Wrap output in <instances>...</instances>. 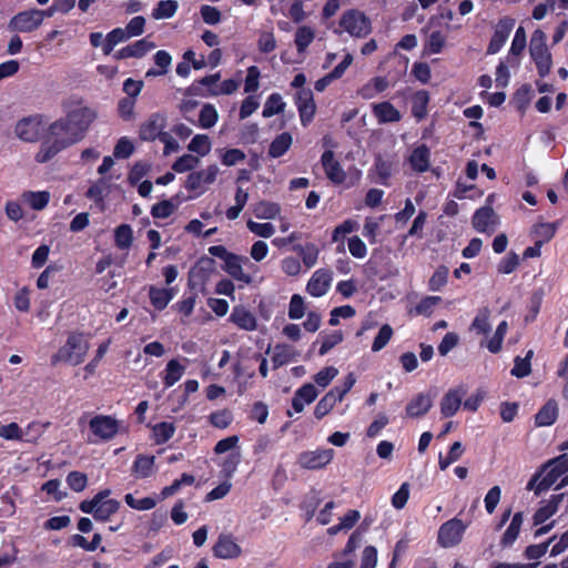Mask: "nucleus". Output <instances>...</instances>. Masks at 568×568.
Returning <instances> with one entry per match:
<instances>
[{"label": "nucleus", "mask_w": 568, "mask_h": 568, "mask_svg": "<svg viewBox=\"0 0 568 568\" xmlns=\"http://www.w3.org/2000/svg\"><path fill=\"white\" fill-rule=\"evenodd\" d=\"M97 119L94 109L78 102L64 116L57 119L45 128L43 140L34 155L38 163H47L61 151L82 141Z\"/></svg>", "instance_id": "f257e3e1"}, {"label": "nucleus", "mask_w": 568, "mask_h": 568, "mask_svg": "<svg viewBox=\"0 0 568 568\" xmlns=\"http://www.w3.org/2000/svg\"><path fill=\"white\" fill-rule=\"evenodd\" d=\"M89 348L90 344L84 335L72 333L65 344L52 356V364L63 362L73 366L79 365L84 361Z\"/></svg>", "instance_id": "f03ea898"}, {"label": "nucleus", "mask_w": 568, "mask_h": 568, "mask_svg": "<svg viewBox=\"0 0 568 568\" xmlns=\"http://www.w3.org/2000/svg\"><path fill=\"white\" fill-rule=\"evenodd\" d=\"M110 490H103L97 494L91 500H83L80 504V510L85 514H92L94 519L100 521L108 520L119 509V501L108 498Z\"/></svg>", "instance_id": "7ed1b4c3"}, {"label": "nucleus", "mask_w": 568, "mask_h": 568, "mask_svg": "<svg viewBox=\"0 0 568 568\" xmlns=\"http://www.w3.org/2000/svg\"><path fill=\"white\" fill-rule=\"evenodd\" d=\"M91 435L88 442L97 444L113 439L120 430V422L110 415H95L89 420Z\"/></svg>", "instance_id": "20e7f679"}, {"label": "nucleus", "mask_w": 568, "mask_h": 568, "mask_svg": "<svg viewBox=\"0 0 568 568\" xmlns=\"http://www.w3.org/2000/svg\"><path fill=\"white\" fill-rule=\"evenodd\" d=\"M339 27L349 37H356L357 39H364L372 32L371 19L359 9H346L341 17Z\"/></svg>", "instance_id": "39448f33"}, {"label": "nucleus", "mask_w": 568, "mask_h": 568, "mask_svg": "<svg viewBox=\"0 0 568 568\" xmlns=\"http://www.w3.org/2000/svg\"><path fill=\"white\" fill-rule=\"evenodd\" d=\"M163 128L164 119L160 115H154L142 125L140 135L143 140L158 139L164 145L163 153L168 155L175 151L176 144L174 138L169 132H164Z\"/></svg>", "instance_id": "423d86ee"}, {"label": "nucleus", "mask_w": 568, "mask_h": 568, "mask_svg": "<svg viewBox=\"0 0 568 568\" xmlns=\"http://www.w3.org/2000/svg\"><path fill=\"white\" fill-rule=\"evenodd\" d=\"M217 175L219 166L211 164L206 169L191 172L185 181V187L193 192V196L201 195L207 190L209 185L216 181Z\"/></svg>", "instance_id": "0eeeda50"}, {"label": "nucleus", "mask_w": 568, "mask_h": 568, "mask_svg": "<svg viewBox=\"0 0 568 568\" xmlns=\"http://www.w3.org/2000/svg\"><path fill=\"white\" fill-rule=\"evenodd\" d=\"M45 132L43 119L40 114L22 118L16 123L14 134L23 142L34 143L39 141L42 132Z\"/></svg>", "instance_id": "6e6552de"}, {"label": "nucleus", "mask_w": 568, "mask_h": 568, "mask_svg": "<svg viewBox=\"0 0 568 568\" xmlns=\"http://www.w3.org/2000/svg\"><path fill=\"white\" fill-rule=\"evenodd\" d=\"M466 529L467 526L458 517H453L439 527L438 545L443 548H453L455 545H459Z\"/></svg>", "instance_id": "1a4fd4ad"}, {"label": "nucleus", "mask_w": 568, "mask_h": 568, "mask_svg": "<svg viewBox=\"0 0 568 568\" xmlns=\"http://www.w3.org/2000/svg\"><path fill=\"white\" fill-rule=\"evenodd\" d=\"M334 456L332 448L305 450L297 455V465L303 469L317 470L331 463Z\"/></svg>", "instance_id": "9d476101"}, {"label": "nucleus", "mask_w": 568, "mask_h": 568, "mask_svg": "<svg viewBox=\"0 0 568 568\" xmlns=\"http://www.w3.org/2000/svg\"><path fill=\"white\" fill-rule=\"evenodd\" d=\"M42 24V13L38 9L17 13L9 22V29L17 32H32Z\"/></svg>", "instance_id": "9b49d317"}, {"label": "nucleus", "mask_w": 568, "mask_h": 568, "mask_svg": "<svg viewBox=\"0 0 568 568\" xmlns=\"http://www.w3.org/2000/svg\"><path fill=\"white\" fill-rule=\"evenodd\" d=\"M243 550L232 534H220L214 542L213 555L220 559H235Z\"/></svg>", "instance_id": "f8f14e48"}, {"label": "nucleus", "mask_w": 568, "mask_h": 568, "mask_svg": "<svg viewBox=\"0 0 568 568\" xmlns=\"http://www.w3.org/2000/svg\"><path fill=\"white\" fill-rule=\"evenodd\" d=\"M332 282L333 272L329 268L321 267L308 280L306 292L314 297H321L328 292Z\"/></svg>", "instance_id": "ddd939ff"}, {"label": "nucleus", "mask_w": 568, "mask_h": 568, "mask_svg": "<svg viewBox=\"0 0 568 568\" xmlns=\"http://www.w3.org/2000/svg\"><path fill=\"white\" fill-rule=\"evenodd\" d=\"M321 164L326 178L334 184H343L347 179L341 162L335 159V154L331 150H326L321 155Z\"/></svg>", "instance_id": "4468645a"}, {"label": "nucleus", "mask_w": 568, "mask_h": 568, "mask_svg": "<svg viewBox=\"0 0 568 568\" xmlns=\"http://www.w3.org/2000/svg\"><path fill=\"white\" fill-rule=\"evenodd\" d=\"M514 26L515 19L513 18L505 17L499 19V22L487 47L488 54H495L500 51L501 47L507 41Z\"/></svg>", "instance_id": "2eb2a0df"}, {"label": "nucleus", "mask_w": 568, "mask_h": 568, "mask_svg": "<svg viewBox=\"0 0 568 568\" xmlns=\"http://www.w3.org/2000/svg\"><path fill=\"white\" fill-rule=\"evenodd\" d=\"M251 264L250 260L245 256H240L236 254H232L229 256L226 262L223 265V270L232 276L235 281L242 282L246 285L252 283V277L250 274L243 272V265Z\"/></svg>", "instance_id": "dca6fc26"}, {"label": "nucleus", "mask_w": 568, "mask_h": 568, "mask_svg": "<svg viewBox=\"0 0 568 568\" xmlns=\"http://www.w3.org/2000/svg\"><path fill=\"white\" fill-rule=\"evenodd\" d=\"M465 395L466 389L464 387L448 389L440 402V413L443 417L450 418L455 416Z\"/></svg>", "instance_id": "f3484780"}, {"label": "nucleus", "mask_w": 568, "mask_h": 568, "mask_svg": "<svg viewBox=\"0 0 568 568\" xmlns=\"http://www.w3.org/2000/svg\"><path fill=\"white\" fill-rule=\"evenodd\" d=\"M219 72L194 80L190 85V93L203 98L216 97L213 92L219 90Z\"/></svg>", "instance_id": "a211bd4d"}, {"label": "nucleus", "mask_w": 568, "mask_h": 568, "mask_svg": "<svg viewBox=\"0 0 568 568\" xmlns=\"http://www.w3.org/2000/svg\"><path fill=\"white\" fill-rule=\"evenodd\" d=\"M372 113L378 124L397 123L402 120L400 112L389 101L373 103Z\"/></svg>", "instance_id": "6ab92c4d"}, {"label": "nucleus", "mask_w": 568, "mask_h": 568, "mask_svg": "<svg viewBox=\"0 0 568 568\" xmlns=\"http://www.w3.org/2000/svg\"><path fill=\"white\" fill-rule=\"evenodd\" d=\"M297 355L298 352L294 346L288 344H276L271 356L273 369H277L294 362Z\"/></svg>", "instance_id": "aec40b11"}, {"label": "nucleus", "mask_w": 568, "mask_h": 568, "mask_svg": "<svg viewBox=\"0 0 568 568\" xmlns=\"http://www.w3.org/2000/svg\"><path fill=\"white\" fill-rule=\"evenodd\" d=\"M433 405L432 398L428 394L420 393L412 398L406 407L405 413L407 417L419 418L428 413Z\"/></svg>", "instance_id": "412c9836"}, {"label": "nucleus", "mask_w": 568, "mask_h": 568, "mask_svg": "<svg viewBox=\"0 0 568 568\" xmlns=\"http://www.w3.org/2000/svg\"><path fill=\"white\" fill-rule=\"evenodd\" d=\"M562 499L564 494L551 495L549 501L546 505L539 507L532 515L534 526L544 525L547 520H549L558 510L559 504L562 501Z\"/></svg>", "instance_id": "4be33fe9"}, {"label": "nucleus", "mask_w": 568, "mask_h": 568, "mask_svg": "<svg viewBox=\"0 0 568 568\" xmlns=\"http://www.w3.org/2000/svg\"><path fill=\"white\" fill-rule=\"evenodd\" d=\"M318 396V390L313 384H303L293 395L292 406L300 414L304 409L305 404H311Z\"/></svg>", "instance_id": "5701e85b"}, {"label": "nucleus", "mask_w": 568, "mask_h": 568, "mask_svg": "<svg viewBox=\"0 0 568 568\" xmlns=\"http://www.w3.org/2000/svg\"><path fill=\"white\" fill-rule=\"evenodd\" d=\"M229 321L245 332H253L257 327L256 317L243 306H235L229 317Z\"/></svg>", "instance_id": "b1692460"}, {"label": "nucleus", "mask_w": 568, "mask_h": 568, "mask_svg": "<svg viewBox=\"0 0 568 568\" xmlns=\"http://www.w3.org/2000/svg\"><path fill=\"white\" fill-rule=\"evenodd\" d=\"M495 215L494 209L489 205L477 209L473 214V229L479 233L487 232L495 223Z\"/></svg>", "instance_id": "393cba45"}, {"label": "nucleus", "mask_w": 568, "mask_h": 568, "mask_svg": "<svg viewBox=\"0 0 568 568\" xmlns=\"http://www.w3.org/2000/svg\"><path fill=\"white\" fill-rule=\"evenodd\" d=\"M293 145V135L290 132L277 134L268 145V156L277 159L287 153Z\"/></svg>", "instance_id": "a878e982"}, {"label": "nucleus", "mask_w": 568, "mask_h": 568, "mask_svg": "<svg viewBox=\"0 0 568 568\" xmlns=\"http://www.w3.org/2000/svg\"><path fill=\"white\" fill-rule=\"evenodd\" d=\"M558 417V405L555 399H549L535 415V425L538 427L551 426Z\"/></svg>", "instance_id": "bb28decb"}, {"label": "nucleus", "mask_w": 568, "mask_h": 568, "mask_svg": "<svg viewBox=\"0 0 568 568\" xmlns=\"http://www.w3.org/2000/svg\"><path fill=\"white\" fill-rule=\"evenodd\" d=\"M210 271L200 264L193 266L189 273V287L190 291H195L205 294L206 283L210 278Z\"/></svg>", "instance_id": "cd10ccee"}, {"label": "nucleus", "mask_w": 568, "mask_h": 568, "mask_svg": "<svg viewBox=\"0 0 568 568\" xmlns=\"http://www.w3.org/2000/svg\"><path fill=\"white\" fill-rule=\"evenodd\" d=\"M443 301L439 295H427L419 300L415 307L408 311L409 316H425L429 317L438 304Z\"/></svg>", "instance_id": "c85d7f7f"}, {"label": "nucleus", "mask_w": 568, "mask_h": 568, "mask_svg": "<svg viewBox=\"0 0 568 568\" xmlns=\"http://www.w3.org/2000/svg\"><path fill=\"white\" fill-rule=\"evenodd\" d=\"M429 100V93L425 91V89H419L417 92L410 95L412 114L417 121L425 120Z\"/></svg>", "instance_id": "c756f323"}, {"label": "nucleus", "mask_w": 568, "mask_h": 568, "mask_svg": "<svg viewBox=\"0 0 568 568\" xmlns=\"http://www.w3.org/2000/svg\"><path fill=\"white\" fill-rule=\"evenodd\" d=\"M429 149L425 144H422L413 150L408 160L415 172L425 173L429 168Z\"/></svg>", "instance_id": "7c9ffc66"}, {"label": "nucleus", "mask_w": 568, "mask_h": 568, "mask_svg": "<svg viewBox=\"0 0 568 568\" xmlns=\"http://www.w3.org/2000/svg\"><path fill=\"white\" fill-rule=\"evenodd\" d=\"M154 64L155 68L149 69L145 73V78L165 75L172 64L171 54L164 50H159L154 55Z\"/></svg>", "instance_id": "2f4dec72"}, {"label": "nucleus", "mask_w": 568, "mask_h": 568, "mask_svg": "<svg viewBox=\"0 0 568 568\" xmlns=\"http://www.w3.org/2000/svg\"><path fill=\"white\" fill-rule=\"evenodd\" d=\"M50 197L51 195L48 191H27L21 195L22 202L37 211L43 210L48 205Z\"/></svg>", "instance_id": "473e14b6"}, {"label": "nucleus", "mask_w": 568, "mask_h": 568, "mask_svg": "<svg viewBox=\"0 0 568 568\" xmlns=\"http://www.w3.org/2000/svg\"><path fill=\"white\" fill-rule=\"evenodd\" d=\"M219 122V111L212 103H204L199 112L196 125L201 129H212Z\"/></svg>", "instance_id": "72a5a7b5"}, {"label": "nucleus", "mask_w": 568, "mask_h": 568, "mask_svg": "<svg viewBox=\"0 0 568 568\" xmlns=\"http://www.w3.org/2000/svg\"><path fill=\"white\" fill-rule=\"evenodd\" d=\"M550 51L547 47V36L541 29H536L531 33L529 41V54L530 58L537 55L549 54Z\"/></svg>", "instance_id": "f704fd0d"}, {"label": "nucleus", "mask_w": 568, "mask_h": 568, "mask_svg": "<svg viewBox=\"0 0 568 568\" xmlns=\"http://www.w3.org/2000/svg\"><path fill=\"white\" fill-rule=\"evenodd\" d=\"M154 467V457L139 455L132 466V473L136 478H148L152 475Z\"/></svg>", "instance_id": "c9c22d12"}, {"label": "nucleus", "mask_w": 568, "mask_h": 568, "mask_svg": "<svg viewBox=\"0 0 568 568\" xmlns=\"http://www.w3.org/2000/svg\"><path fill=\"white\" fill-rule=\"evenodd\" d=\"M187 149L191 153L202 158L211 152L212 141L207 134L199 133L193 135Z\"/></svg>", "instance_id": "e433bc0d"}, {"label": "nucleus", "mask_w": 568, "mask_h": 568, "mask_svg": "<svg viewBox=\"0 0 568 568\" xmlns=\"http://www.w3.org/2000/svg\"><path fill=\"white\" fill-rule=\"evenodd\" d=\"M295 252H297L303 264L308 268L313 267L318 261L320 248L314 243L308 242L305 245H296Z\"/></svg>", "instance_id": "4c0bfd02"}, {"label": "nucleus", "mask_w": 568, "mask_h": 568, "mask_svg": "<svg viewBox=\"0 0 568 568\" xmlns=\"http://www.w3.org/2000/svg\"><path fill=\"white\" fill-rule=\"evenodd\" d=\"M489 317L490 311L488 307L479 308L476 316L473 318L470 329L476 332L477 335H488L491 329Z\"/></svg>", "instance_id": "58836bf2"}, {"label": "nucleus", "mask_w": 568, "mask_h": 568, "mask_svg": "<svg viewBox=\"0 0 568 568\" xmlns=\"http://www.w3.org/2000/svg\"><path fill=\"white\" fill-rule=\"evenodd\" d=\"M374 169L377 175V183L386 186L389 185V179L393 175V162L377 155L374 159Z\"/></svg>", "instance_id": "ea45409f"}, {"label": "nucleus", "mask_w": 568, "mask_h": 568, "mask_svg": "<svg viewBox=\"0 0 568 568\" xmlns=\"http://www.w3.org/2000/svg\"><path fill=\"white\" fill-rule=\"evenodd\" d=\"M532 355V349H528L525 357H519V355L515 357L514 367L511 368L510 374L518 378L528 376L531 373L530 361Z\"/></svg>", "instance_id": "a19ab883"}, {"label": "nucleus", "mask_w": 568, "mask_h": 568, "mask_svg": "<svg viewBox=\"0 0 568 568\" xmlns=\"http://www.w3.org/2000/svg\"><path fill=\"white\" fill-rule=\"evenodd\" d=\"M315 39V32L311 27L302 26L295 31V47L296 50L302 53Z\"/></svg>", "instance_id": "79ce46f5"}, {"label": "nucleus", "mask_w": 568, "mask_h": 568, "mask_svg": "<svg viewBox=\"0 0 568 568\" xmlns=\"http://www.w3.org/2000/svg\"><path fill=\"white\" fill-rule=\"evenodd\" d=\"M110 181L106 178L99 179L87 191V197L99 203L109 194Z\"/></svg>", "instance_id": "37998d69"}, {"label": "nucleus", "mask_w": 568, "mask_h": 568, "mask_svg": "<svg viewBox=\"0 0 568 568\" xmlns=\"http://www.w3.org/2000/svg\"><path fill=\"white\" fill-rule=\"evenodd\" d=\"M175 433V425L172 422H162L152 427V437L156 444L168 442Z\"/></svg>", "instance_id": "c03bdc74"}, {"label": "nucleus", "mask_w": 568, "mask_h": 568, "mask_svg": "<svg viewBox=\"0 0 568 568\" xmlns=\"http://www.w3.org/2000/svg\"><path fill=\"white\" fill-rule=\"evenodd\" d=\"M449 276V267L439 265L428 281V290L432 292L442 291L447 285V277Z\"/></svg>", "instance_id": "a18cd8bd"}, {"label": "nucleus", "mask_w": 568, "mask_h": 568, "mask_svg": "<svg viewBox=\"0 0 568 568\" xmlns=\"http://www.w3.org/2000/svg\"><path fill=\"white\" fill-rule=\"evenodd\" d=\"M394 336V328L390 324H383L375 338L372 342L371 349L372 352H378L383 349L393 338Z\"/></svg>", "instance_id": "49530a36"}, {"label": "nucleus", "mask_w": 568, "mask_h": 568, "mask_svg": "<svg viewBox=\"0 0 568 568\" xmlns=\"http://www.w3.org/2000/svg\"><path fill=\"white\" fill-rule=\"evenodd\" d=\"M253 213L258 219H275L281 213V206L274 202L261 201L255 204Z\"/></svg>", "instance_id": "de8ad7c7"}, {"label": "nucleus", "mask_w": 568, "mask_h": 568, "mask_svg": "<svg viewBox=\"0 0 568 568\" xmlns=\"http://www.w3.org/2000/svg\"><path fill=\"white\" fill-rule=\"evenodd\" d=\"M115 245L120 250H128L133 242V231L129 224H121L114 230Z\"/></svg>", "instance_id": "09e8293b"}, {"label": "nucleus", "mask_w": 568, "mask_h": 568, "mask_svg": "<svg viewBox=\"0 0 568 568\" xmlns=\"http://www.w3.org/2000/svg\"><path fill=\"white\" fill-rule=\"evenodd\" d=\"M128 32L124 31L122 28H115L112 31H110L105 39L102 47V51L104 54H110L114 47L125 40H128Z\"/></svg>", "instance_id": "8fccbe9b"}, {"label": "nucleus", "mask_w": 568, "mask_h": 568, "mask_svg": "<svg viewBox=\"0 0 568 568\" xmlns=\"http://www.w3.org/2000/svg\"><path fill=\"white\" fill-rule=\"evenodd\" d=\"M321 345L320 355L328 353L333 347L341 344L344 341L343 331H333L332 334H320Z\"/></svg>", "instance_id": "3c124183"}, {"label": "nucleus", "mask_w": 568, "mask_h": 568, "mask_svg": "<svg viewBox=\"0 0 568 568\" xmlns=\"http://www.w3.org/2000/svg\"><path fill=\"white\" fill-rule=\"evenodd\" d=\"M286 103L283 101L280 93H272L268 95L264 109L263 115L265 119L284 111Z\"/></svg>", "instance_id": "603ef678"}, {"label": "nucleus", "mask_w": 568, "mask_h": 568, "mask_svg": "<svg viewBox=\"0 0 568 568\" xmlns=\"http://www.w3.org/2000/svg\"><path fill=\"white\" fill-rule=\"evenodd\" d=\"M463 446L459 442H455L450 445L448 449V454L444 456L442 453L439 454L438 465L442 470H446L448 465L459 459L463 455Z\"/></svg>", "instance_id": "864d4df0"}, {"label": "nucleus", "mask_w": 568, "mask_h": 568, "mask_svg": "<svg viewBox=\"0 0 568 568\" xmlns=\"http://www.w3.org/2000/svg\"><path fill=\"white\" fill-rule=\"evenodd\" d=\"M48 424H41L39 422H32L22 429L23 440L30 444H36L41 436L44 434Z\"/></svg>", "instance_id": "5fc2aeb1"}, {"label": "nucleus", "mask_w": 568, "mask_h": 568, "mask_svg": "<svg viewBox=\"0 0 568 568\" xmlns=\"http://www.w3.org/2000/svg\"><path fill=\"white\" fill-rule=\"evenodd\" d=\"M447 38L440 30H434L429 33L426 49L429 53H439L446 45Z\"/></svg>", "instance_id": "6e6d98bb"}, {"label": "nucleus", "mask_w": 568, "mask_h": 568, "mask_svg": "<svg viewBox=\"0 0 568 568\" xmlns=\"http://www.w3.org/2000/svg\"><path fill=\"white\" fill-rule=\"evenodd\" d=\"M210 423L220 428L224 429L229 427L233 422V414L229 408H222L221 410H214L210 417Z\"/></svg>", "instance_id": "4d7b16f0"}, {"label": "nucleus", "mask_w": 568, "mask_h": 568, "mask_svg": "<svg viewBox=\"0 0 568 568\" xmlns=\"http://www.w3.org/2000/svg\"><path fill=\"white\" fill-rule=\"evenodd\" d=\"M261 71L257 67L252 65L246 70V77L244 79V93H255L260 87Z\"/></svg>", "instance_id": "13d9d810"}, {"label": "nucleus", "mask_w": 568, "mask_h": 568, "mask_svg": "<svg viewBox=\"0 0 568 568\" xmlns=\"http://www.w3.org/2000/svg\"><path fill=\"white\" fill-rule=\"evenodd\" d=\"M246 227L251 233L265 239H270L275 232L271 222H255L253 220H248L246 222Z\"/></svg>", "instance_id": "bf43d9fd"}, {"label": "nucleus", "mask_w": 568, "mask_h": 568, "mask_svg": "<svg viewBox=\"0 0 568 568\" xmlns=\"http://www.w3.org/2000/svg\"><path fill=\"white\" fill-rule=\"evenodd\" d=\"M508 324L506 321H501L496 328L495 335L487 343V348L491 353H499L501 344L507 332Z\"/></svg>", "instance_id": "052dcab7"}, {"label": "nucleus", "mask_w": 568, "mask_h": 568, "mask_svg": "<svg viewBox=\"0 0 568 568\" xmlns=\"http://www.w3.org/2000/svg\"><path fill=\"white\" fill-rule=\"evenodd\" d=\"M173 295L170 291L165 288H154L150 290V300L154 307L162 310L168 303L172 300Z\"/></svg>", "instance_id": "680f3d73"}, {"label": "nucleus", "mask_w": 568, "mask_h": 568, "mask_svg": "<svg viewBox=\"0 0 568 568\" xmlns=\"http://www.w3.org/2000/svg\"><path fill=\"white\" fill-rule=\"evenodd\" d=\"M561 475L558 473V470L550 466V469L544 475V477L538 481L535 488V495L539 496L542 494V491H548L549 488L555 484V481L560 477Z\"/></svg>", "instance_id": "e2e57ef3"}, {"label": "nucleus", "mask_w": 568, "mask_h": 568, "mask_svg": "<svg viewBox=\"0 0 568 568\" xmlns=\"http://www.w3.org/2000/svg\"><path fill=\"white\" fill-rule=\"evenodd\" d=\"M124 500L128 506L136 510H150L155 507L156 501L152 497L135 498L132 494H126Z\"/></svg>", "instance_id": "0e129e2a"}, {"label": "nucleus", "mask_w": 568, "mask_h": 568, "mask_svg": "<svg viewBox=\"0 0 568 568\" xmlns=\"http://www.w3.org/2000/svg\"><path fill=\"white\" fill-rule=\"evenodd\" d=\"M176 10V2L174 0L160 1L152 12V17L156 20L170 18Z\"/></svg>", "instance_id": "69168bd1"}, {"label": "nucleus", "mask_w": 568, "mask_h": 568, "mask_svg": "<svg viewBox=\"0 0 568 568\" xmlns=\"http://www.w3.org/2000/svg\"><path fill=\"white\" fill-rule=\"evenodd\" d=\"M305 314L304 298L300 294H293L290 301L288 317L300 320Z\"/></svg>", "instance_id": "338daca9"}, {"label": "nucleus", "mask_w": 568, "mask_h": 568, "mask_svg": "<svg viewBox=\"0 0 568 568\" xmlns=\"http://www.w3.org/2000/svg\"><path fill=\"white\" fill-rule=\"evenodd\" d=\"M519 263V256L516 253L510 252L499 261L498 272L501 274L513 273L518 267Z\"/></svg>", "instance_id": "774afa93"}]
</instances>
